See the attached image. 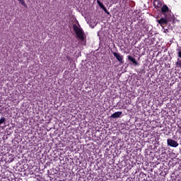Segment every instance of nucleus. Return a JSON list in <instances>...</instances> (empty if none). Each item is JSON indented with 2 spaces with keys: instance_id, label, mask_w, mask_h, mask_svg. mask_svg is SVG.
Masks as SVG:
<instances>
[{
  "instance_id": "nucleus-1",
  "label": "nucleus",
  "mask_w": 181,
  "mask_h": 181,
  "mask_svg": "<svg viewBox=\"0 0 181 181\" xmlns=\"http://www.w3.org/2000/svg\"><path fill=\"white\" fill-rule=\"evenodd\" d=\"M73 29L76 35V37H78L81 42H84V31L83 29L78 28L76 24L73 25Z\"/></svg>"
},
{
  "instance_id": "nucleus-2",
  "label": "nucleus",
  "mask_w": 181,
  "mask_h": 181,
  "mask_svg": "<svg viewBox=\"0 0 181 181\" xmlns=\"http://www.w3.org/2000/svg\"><path fill=\"white\" fill-rule=\"evenodd\" d=\"M167 144L168 146H171L172 148H177V146H179V144L177 143V141L172 139H167Z\"/></svg>"
},
{
  "instance_id": "nucleus-3",
  "label": "nucleus",
  "mask_w": 181,
  "mask_h": 181,
  "mask_svg": "<svg viewBox=\"0 0 181 181\" xmlns=\"http://www.w3.org/2000/svg\"><path fill=\"white\" fill-rule=\"evenodd\" d=\"M164 16L168 22H172L175 19V16L172 12L168 11V13H164Z\"/></svg>"
},
{
  "instance_id": "nucleus-4",
  "label": "nucleus",
  "mask_w": 181,
  "mask_h": 181,
  "mask_svg": "<svg viewBox=\"0 0 181 181\" xmlns=\"http://www.w3.org/2000/svg\"><path fill=\"white\" fill-rule=\"evenodd\" d=\"M112 54L115 57H116L117 60H118L122 64H124V57L121 55V54L112 52Z\"/></svg>"
},
{
  "instance_id": "nucleus-5",
  "label": "nucleus",
  "mask_w": 181,
  "mask_h": 181,
  "mask_svg": "<svg viewBox=\"0 0 181 181\" xmlns=\"http://www.w3.org/2000/svg\"><path fill=\"white\" fill-rule=\"evenodd\" d=\"M162 5H163V1L162 0H154L153 6L156 9L161 8Z\"/></svg>"
},
{
  "instance_id": "nucleus-6",
  "label": "nucleus",
  "mask_w": 181,
  "mask_h": 181,
  "mask_svg": "<svg viewBox=\"0 0 181 181\" xmlns=\"http://www.w3.org/2000/svg\"><path fill=\"white\" fill-rule=\"evenodd\" d=\"M157 22L160 26H166L168 25V23L169 22L165 18H161L160 20H157Z\"/></svg>"
},
{
  "instance_id": "nucleus-7",
  "label": "nucleus",
  "mask_w": 181,
  "mask_h": 181,
  "mask_svg": "<svg viewBox=\"0 0 181 181\" xmlns=\"http://www.w3.org/2000/svg\"><path fill=\"white\" fill-rule=\"evenodd\" d=\"M128 58V60H129V62H132V63L133 64H134V66H139V63H138V62H136V59H135V57L131 56V55H129L127 57Z\"/></svg>"
},
{
  "instance_id": "nucleus-8",
  "label": "nucleus",
  "mask_w": 181,
  "mask_h": 181,
  "mask_svg": "<svg viewBox=\"0 0 181 181\" xmlns=\"http://www.w3.org/2000/svg\"><path fill=\"white\" fill-rule=\"evenodd\" d=\"M122 115V112H115L111 115V118H119Z\"/></svg>"
},
{
  "instance_id": "nucleus-9",
  "label": "nucleus",
  "mask_w": 181,
  "mask_h": 181,
  "mask_svg": "<svg viewBox=\"0 0 181 181\" xmlns=\"http://www.w3.org/2000/svg\"><path fill=\"white\" fill-rule=\"evenodd\" d=\"M161 12L165 15V13H168L169 12V7L166 5H163L161 7Z\"/></svg>"
},
{
  "instance_id": "nucleus-10",
  "label": "nucleus",
  "mask_w": 181,
  "mask_h": 181,
  "mask_svg": "<svg viewBox=\"0 0 181 181\" xmlns=\"http://www.w3.org/2000/svg\"><path fill=\"white\" fill-rule=\"evenodd\" d=\"M137 21H139L138 25H142V22L144 21V17L139 16L137 17Z\"/></svg>"
},
{
  "instance_id": "nucleus-11",
  "label": "nucleus",
  "mask_w": 181,
  "mask_h": 181,
  "mask_svg": "<svg viewBox=\"0 0 181 181\" xmlns=\"http://www.w3.org/2000/svg\"><path fill=\"white\" fill-rule=\"evenodd\" d=\"M97 4H98V5H99L100 8H101L102 9L105 8V6H104V4L103 3H101V1H100V0H97Z\"/></svg>"
},
{
  "instance_id": "nucleus-12",
  "label": "nucleus",
  "mask_w": 181,
  "mask_h": 181,
  "mask_svg": "<svg viewBox=\"0 0 181 181\" xmlns=\"http://www.w3.org/2000/svg\"><path fill=\"white\" fill-rule=\"evenodd\" d=\"M6 121V119H5V117H2L0 119V125H2V124H5Z\"/></svg>"
},
{
  "instance_id": "nucleus-13",
  "label": "nucleus",
  "mask_w": 181,
  "mask_h": 181,
  "mask_svg": "<svg viewBox=\"0 0 181 181\" xmlns=\"http://www.w3.org/2000/svg\"><path fill=\"white\" fill-rule=\"evenodd\" d=\"M18 1H19L20 4H21V5H23V6H24L25 8H26V6H28V5H26V3H25V0H18Z\"/></svg>"
},
{
  "instance_id": "nucleus-14",
  "label": "nucleus",
  "mask_w": 181,
  "mask_h": 181,
  "mask_svg": "<svg viewBox=\"0 0 181 181\" xmlns=\"http://www.w3.org/2000/svg\"><path fill=\"white\" fill-rule=\"evenodd\" d=\"M103 11H104L105 13H107V15H110V13L108 12V10H107V8H106V7H105V8H103Z\"/></svg>"
}]
</instances>
